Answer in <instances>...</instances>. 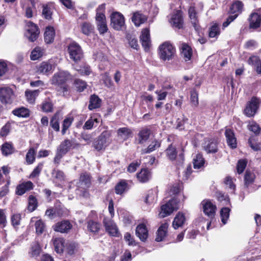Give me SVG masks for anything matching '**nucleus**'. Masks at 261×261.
Listing matches in <instances>:
<instances>
[{
  "instance_id": "ea45409f",
  "label": "nucleus",
  "mask_w": 261,
  "mask_h": 261,
  "mask_svg": "<svg viewBox=\"0 0 261 261\" xmlns=\"http://www.w3.org/2000/svg\"><path fill=\"white\" fill-rule=\"evenodd\" d=\"M243 8V4L241 2L236 1L232 4L230 7V12L234 15L236 14H238L239 15L242 12Z\"/></svg>"
},
{
  "instance_id": "c03bdc74",
  "label": "nucleus",
  "mask_w": 261,
  "mask_h": 261,
  "mask_svg": "<svg viewBox=\"0 0 261 261\" xmlns=\"http://www.w3.org/2000/svg\"><path fill=\"white\" fill-rule=\"evenodd\" d=\"M190 102L193 107H197L199 105L198 92L195 89L191 91Z\"/></svg>"
},
{
  "instance_id": "72a5a7b5",
  "label": "nucleus",
  "mask_w": 261,
  "mask_h": 261,
  "mask_svg": "<svg viewBox=\"0 0 261 261\" xmlns=\"http://www.w3.org/2000/svg\"><path fill=\"white\" fill-rule=\"evenodd\" d=\"M101 99L96 95H92L90 98L89 105L88 108L90 110H92L100 107L101 105Z\"/></svg>"
},
{
  "instance_id": "de8ad7c7",
  "label": "nucleus",
  "mask_w": 261,
  "mask_h": 261,
  "mask_svg": "<svg viewBox=\"0 0 261 261\" xmlns=\"http://www.w3.org/2000/svg\"><path fill=\"white\" fill-rule=\"evenodd\" d=\"M166 153L168 159L171 161L174 160L177 156L176 149L172 145L167 148Z\"/></svg>"
},
{
  "instance_id": "9d476101",
  "label": "nucleus",
  "mask_w": 261,
  "mask_h": 261,
  "mask_svg": "<svg viewBox=\"0 0 261 261\" xmlns=\"http://www.w3.org/2000/svg\"><path fill=\"white\" fill-rule=\"evenodd\" d=\"M70 79L69 73L66 71H59L53 76L51 82L52 84L61 85L65 83Z\"/></svg>"
},
{
  "instance_id": "a211bd4d",
  "label": "nucleus",
  "mask_w": 261,
  "mask_h": 261,
  "mask_svg": "<svg viewBox=\"0 0 261 261\" xmlns=\"http://www.w3.org/2000/svg\"><path fill=\"white\" fill-rule=\"evenodd\" d=\"M248 20L250 29L258 28L261 24V15L257 13H253L250 15Z\"/></svg>"
},
{
  "instance_id": "20e7f679",
  "label": "nucleus",
  "mask_w": 261,
  "mask_h": 261,
  "mask_svg": "<svg viewBox=\"0 0 261 261\" xmlns=\"http://www.w3.org/2000/svg\"><path fill=\"white\" fill-rule=\"evenodd\" d=\"M68 53L70 58L75 62H77L83 58V51L81 46L76 42L70 43L68 47Z\"/></svg>"
},
{
  "instance_id": "6e6552de",
  "label": "nucleus",
  "mask_w": 261,
  "mask_h": 261,
  "mask_svg": "<svg viewBox=\"0 0 261 261\" xmlns=\"http://www.w3.org/2000/svg\"><path fill=\"white\" fill-rule=\"evenodd\" d=\"M111 20L112 27L116 30H120L124 27V18L120 13H113L111 15Z\"/></svg>"
},
{
  "instance_id": "052dcab7",
  "label": "nucleus",
  "mask_w": 261,
  "mask_h": 261,
  "mask_svg": "<svg viewBox=\"0 0 261 261\" xmlns=\"http://www.w3.org/2000/svg\"><path fill=\"white\" fill-rule=\"evenodd\" d=\"M41 108L44 112H51L53 110V105L49 100H45L42 103Z\"/></svg>"
},
{
  "instance_id": "5701e85b",
  "label": "nucleus",
  "mask_w": 261,
  "mask_h": 261,
  "mask_svg": "<svg viewBox=\"0 0 261 261\" xmlns=\"http://www.w3.org/2000/svg\"><path fill=\"white\" fill-rule=\"evenodd\" d=\"M33 188V184L31 181H28L18 185L16 188V193L18 195H22Z\"/></svg>"
},
{
  "instance_id": "b1692460",
  "label": "nucleus",
  "mask_w": 261,
  "mask_h": 261,
  "mask_svg": "<svg viewBox=\"0 0 261 261\" xmlns=\"http://www.w3.org/2000/svg\"><path fill=\"white\" fill-rule=\"evenodd\" d=\"M189 15L193 27L196 31H198L200 29V26L198 24L197 14L194 7H190L189 9Z\"/></svg>"
},
{
  "instance_id": "09e8293b",
  "label": "nucleus",
  "mask_w": 261,
  "mask_h": 261,
  "mask_svg": "<svg viewBox=\"0 0 261 261\" xmlns=\"http://www.w3.org/2000/svg\"><path fill=\"white\" fill-rule=\"evenodd\" d=\"M82 32L86 35H90L93 30V27L89 22H84L81 26Z\"/></svg>"
},
{
  "instance_id": "13d9d810",
  "label": "nucleus",
  "mask_w": 261,
  "mask_h": 261,
  "mask_svg": "<svg viewBox=\"0 0 261 261\" xmlns=\"http://www.w3.org/2000/svg\"><path fill=\"white\" fill-rule=\"evenodd\" d=\"M37 202L36 198L31 195L29 198L28 210L30 212L34 211L37 207Z\"/></svg>"
},
{
  "instance_id": "3c124183",
  "label": "nucleus",
  "mask_w": 261,
  "mask_h": 261,
  "mask_svg": "<svg viewBox=\"0 0 261 261\" xmlns=\"http://www.w3.org/2000/svg\"><path fill=\"white\" fill-rule=\"evenodd\" d=\"M36 232L37 234H42L45 230V223L41 220H37L35 224Z\"/></svg>"
},
{
  "instance_id": "6e6d98bb",
  "label": "nucleus",
  "mask_w": 261,
  "mask_h": 261,
  "mask_svg": "<svg viewBox=\"0 0 261 261\" xmlns=\"http://www.w3.org/2000/svg\"><path fill=\"white\" fill-rule=\"evenodd\" d=\"M74 86L79 92L83 91L87 88L86 83L80 79H76L74 82Z\"/></svg>"
},
{
  "instance_id": "5fc2aeb1",
  "label": "nucleus",
  "mask_w": 261,
  "mask_h": 261,
  "mask_svg": "<svg viewBox=\"0 0 261 261\" xmlns=\"http://www.w3.org/2000/svg\"><path fill=\"white\" fill-rule=\"evenodd\" d=\"M53 12L51 8L48 5H43V10L42 14L43 16L46 19H50L51 18Z\"/></svg>"
},
{
  "instance_id": "79ce46f5",
  "label": "nucleus",
  "mask_w": 261,
  "mask_h": 261,
  "mask_svg": "<svg viewBox=\"0 0 261 261\" xmlns=\"http://www.w3.org/2000/svg\"><path fill=\"white\" fill-rule=\"evenodd\" d=\"M1 150L3 155L7 156L14 152V148L11 143L6 142L2 146Z\"/></svg>"
},
{
  "instance_id": "8fccbe9b",
  "label": "nucleus",
  "mask_w": 261,
  "mask_h": 261,
  "mask_svg": "<svg viewBox=\"0 0 261 261\" xmlns=\"http://www.w3.org/2000/svg\"><path fill=\"white\" fill-rule=\"evenodd\" d=\"M98 123L97 118L91 117L85 123L83 126L84 129H91L95 126V124Z\"/></svg>"
},
{
  "instance_id": "7c9ffc66",
  "label": "nucleus",
  "mask_w": 261,
  "mask_h": 261,
  "mask_svg": "<svg viewBox=\"0 0 261 261\" xmlns=\"http://www.w3.org/2000/svg\"><path fill=\"white\" fill-rule=\"evenodd\" d=\"M186 220L183 213L179 212L175 216L172 223V226L174 229H177L183 225Z\"/></svg>"
},
{
  "instance_id": "473e14b6",
  "label": "nucleus",
  "mask_w": 261,
  "mask_h": 261,
  "mask_svg": "<svg viewBox=\"0 0 261 261\" xmlns=\"http://www.w3.org/2000/svg\"><path fill=\"white\" fill-rule=\"evenodd\" d=\"M80 186L83 189L89 188L91 185V178L88 174L86 173L81 174L80 177Z\"/></svg>"
},
{
  "instance_id": "0e129e2a",
  "label": "nucleus",
  "mask_w": 261,
  "mask_h": 261,
  "mask_svg": "<svg viewBox=\"0 0 261 261\" xmlns=\"http://www.w3.org/2000/svg\"><path fill=\"white\" fill-rule=\"evenodd\" d=\"M220 31L218 25L215 23L210 29L209 36L211 38L215 37L219 35Z\"/></svg>"
},
{
  "instance_id": "1a4fd4ad",
  "label": "nucleus",
  "mask_w": 261,
  "mask_h": 261,
  "mask_svg": "<svg viewBox=\"0 0 261 261\" xmlns=\"http://www.w3.org/2000/svg\"><path fill=\"white\" fill-rule=\"evenodd\" d=\"M103 223L106 231L110 236L113 237L119 236V232L118 228L112 220L105 218L103 219Z\"/></svg>"
},
{
  "instance_id": "a19ab883",
  "label": "nucleus",
  "mask_w": 261,
  "mask_h": 261,
  "mask_svg": "<svg viewBox=\"0 0 261 261\" xmlns=\"http://www.w3.org/2000/svg\"><path fill=\"white\" fill-rule=\"evenodd\" d=\"M44 49L40 47H36L31 52L30 58L32 60H36L44 54Z\"/></svg>"
},
{
  "instance_id": "aec40b11",
  "label": "nucleus",
  "mask_w": 261,
  "mask_h": 261,
  "mask_svg": "<svg viewBox=\"0 0 261 261\" xmlns=\"http://www.w3.org/2000/svg\"><path fill=\"white\" fill-rule=\"evenodd\" d=\"M181 55L182 58L186 61L191 60L193 55V51L191 46L185 43L181 44Z\"/></svg>"
},
{
  "instance_id": "603ef678",
  "label": "nucleus",
  "mask_w": 261,
  "mask_h": 261,
  "mask_svg": "<svg viewBox=\"0 0 261 261\" xmlns=\"http://www.w3.org/2000/svg\"><path fill=\"white\" fill-rule=\"evenodd\" d=\"M156 193L152 190H150L148 192L145 201L147 204H150L156 201Z\"/></svg>"
},
{
  "instance_id": "a878e982",
  "label": "nucleus",
  "mask_w": 261,
  "mask_h": 261,
  "mask_svg": "<svg viewBox=\"0 0 261 261\" xmlns=\"http://www.w3.org/2000/svg\"><path fill=\"white\" fill-rule=\"evenodd\" d=\"M147 19V17L142 13L137 12L134 13L132 20L136 27L140 26Z\"/></svg>"
},
{
  "instance_id": "4d7b16f0",
  "label": "nucleus",
  "mask_w": 261,
  "mask_h": 261,
  "mask_svg": "<svg viewBox=\"0 0 261 261\" xmlns=\"http://www.w3.org/2000/svg\"><path fill=\"white\" fill-rule=\"evenodd\" d=\"M229 208L227 207H223L221 209L220 212V215L221 217V221L224 224L226 223L227 220L229 216Z\"/></svg>"
},
{
  "instance_id": "f257e3e1",
  "label": "nucleus",
  "mask_w": 261,
  "mask_h": 261,
  "mask_svg": "<svg viewBox=\"0 0 261 261\" xmlns=\"http://www.w3.org/2000/svg\"><path fill=\"white\" fill-rule=\"evenodd\" d=\"M159 55L163 61L171 60L175 54V48L169 42L163 43L159 47Z\"/></svg>"
},
{
  "instance_id": "cd10ccee",
  "label": "nucleus",
  "mask_w": 261,
  "mask_h": 261,
  "mask_svg": "<svg viewBox=\"0 0 261 261\" xmlns=\"http://www.w3.org/2000/svg\"><path fill=\"white\" fill-rule=\"evenodd\" d=\"M168 224L166 223L162 224L158 228L157 231V236L155 241L157 242L162 241L166 236Z\"/></svg>"
},
{
  "instance_id": "69168bd1",
  "label": "nucleus",
  "mask_w": 261,
  "mask_h": 261,
  "mask_svg": "<svg viewBox=\"0 0 261 261\" xmlns=\"http://www.w3.org/2000/svg\"><path fill=\"white\" fill-rule=\"evenodd\" d=\"M127 39L128 41L129 46L137 50L139 48V45L137 39L130 35H127Z\"/></svg>"
},
{
  "instance_id": "2f4dec72",
  "label": "nucleus",
  "mask_w": 261,
  "mask_h": 261,
  "mask_svg": "<svg viewBox=\"0 0 261 261\" xmlns=\"http://www.w3.org/2000/svg\"><path fill=\"white\" fill-rule=\"evenodd\" d=\"M105 11V4L100 5L96 9V21L97 23L106 22L104 12Z\"/></svg>"
},
{
  "instance_id": "58836bf2",
  "label": "nucleus",
  "mask_w": 261,
  "mask_h": 261,
  "mask_svg": "<svg viewBox=\"0 0 261 261\" xmlns=\"http://www.w3.org/2000/svg\"><path fill=\"white\" fill-rule=\"evenodd\" d=\"M150 177V172L146 169H142L141 171L137 174V178L139 180L142 182L147 181Z\"/></svg>"
},
{
  "instance_id": "338daca9",
  "label": "nucleus",
  "mask_w": 261,
  "mask_h": 261,
  "mask_svg": "<svg viewBox=\"0 0 261 261\" xmlns=\"http://www.w3.org/2000/svg\"><path fill=\"white\" fill-rule=\"evenodd\" d=\"M247 163V161L245 159L240 160L238 161L237 168L239 174L242 173L245 169Z\"/></svg>"
},
{
  "instance_id": "9b49d317",
  "label": "nucleus",
  "mask_w": 261,
  "mask_h": 261,
  "mask_svg": "<svg viewBox=\"0 0 261 261\" xmlns=\"http://www.w3.org/2000/svg\"><path fill=\"white\" fill-rule=\"evenodd\" d=\"M140 38L142 46L144 48L145 50H147L151 45L150 30L149 28H146L142 30Z\"/></svg>"
},
{
  "instance_id": "7ed1b4c3",
  "label": "nucleus",
  "mask_w": 261,
  "mask_h": 261,
  "mask_svg": "<svg viewBox=\"0 0 261 261\" xmlns=\"http://www.w3.org/2000/svg\"><path fill=\"white\" fill-rule=\"evenodd\" d=\"M260 100L256 97H252L251 99L248 101L243 111L244 114L248 117H251L255 115L259 108L260 104Z\"/></svg>"
},
{
  "instance_id": "6ab92c4d",
  "label": "nucleus",
  "mask_w": 261,
  "mask_h": 261,
  "mask_svg": "<svg viewBox=\"0 0 261 261\" xmlns=\"http://www.w3.org/2000/svg\"><path fill=\"white\" fill-rule=\"evenodd\" d=\"M73 147H74V145L72 141L69 139H65L60 144L57 150L64 154H65Z\"/></svg>"
},
{
  "instance_id": "bf43d9fd",
  "label": "nucleus",
  "mask_w": 261,
  "mask_h": 261,
  "mask_svg": "<svg viewBox=\"0 0 261 261\" xmlns=\"http://www.w3.org/2000/svg\"><path fill=\"white\" fill-rule=\"evenodd\" d=\"M101 76V80H102L103 84L109 88L113 86V82L108 73L106 72L103 74H102Z\"/></svg>"
},
{
  "instance_id": "dca6fc26",
  "label": "nucleus",
  "mask_w": 261,
  "mask_h": 261,
  "mask_svg": "<svg viewBox=\"0 0 261 261\" xmlns=\"http://www.w3.org/2000/svg\"><path fill=\"white\" fill-rule=\"evenodd\" d=\"M136 236L142 242H145L148 237V230L144 223L139 224L136 228Z\"/></svg>"
},
{
  "instance_id": "49530a36",
  "label": "nucleus",
  "mask_w": 261,
  "mask_h": 261,
  "mask_svg": "<svg viewBox=\"0 0 261 261\" xmlns=\"http://www.w3.org/2000/svg\"><path fill=\"white\" fill-rule=\"evenodd\" d=\"M160 142L156 140H153L146 149L142 150V153H149L160 146Z\"/></svg>"
},
{
  "instance_id": "864d4df0",
  "label": "nucleus",
  "mask_w": 261,
  "mask_h": 261,
  "mask_svg": "<svg viewBox=\"0 0 261 261\" xmlns=\"http://www.w3.org/2000/svg\"><path fill=\"white\" fill-rule=\"evenodd\" d=\"M255 178V175L253 172L247 170L245 172L244 176L245 185L248 186L249 185L252 184Z\"/></svg>"
},
{
  "instance_id": "bb28decb",
  "label": "nucleus",
  "mask_w": 261,
  "mask_h": 261,
  "mask_svg": "<svg viewBox=\"0 0 261 261\" xmlns=\"http://www.w3.org/2000/svg\"><path fill=\"white\" fill-rule=\"evenodd\" d=\"M55 250L58 253L63 252L65 248V241L61 238H56L53 239Z\"/></svg>"
},
{
  "instance_id": "c9c22d12",
  "label": "nucleus",
  "mask_w": 261,
  "mask_h": 261,
  "mask_svg": "<svg viewBox=\"0 0 261 261\" xmlns=\"http://www.w3.org/2000/svg\"><path fill=\"white\" fill-rule=\"evenodd\" d=\"M100 224L98 222L92 220L87 221V229L93 233H97L100 230Z\"/></svg>"
},
{
  "instance_id": "393cba45",
  "label": "nucleus",
  "mask_w": 261,
  "mask_h": 261,
  "mask_svg": "<svg viewBox=\"0 0 261 261\" xmlns=\"http://www.w3.org/2000/svg\"><path fill=\"white\" fill-rule=\"evenodd\" d=\"M151 134L150 129L147 127L142 128L138 133V141L140 144H143L149 139Z\"/></svg>"
},
{
  "instance_id": "f3484780",
  "label": "nucleus",
  "mask_w": 261,
  "mask_h": 261,
  "mask_svg": "<svg viewBox=\"0 0 261 261\" xmlns=\"http://www.w3.org/2000/svg\"><path fill=\"white\" fill-rule=\"evenodd\" d=\"M53 65L48 61L42 62L37 67L39 74H48L53 71Z\"/></svg>"
},
{
  "instance_id": "423d86ee",
  "label": "nucleus",
  "mask_w": 261,
  "mask_h": 261,
  "mask_svg": "<svg viewBox=\"0 0 261 261\" xmlns=\"http://www.w3.org/2000/svg\"><path fill=\"white\" fill-rule=\"evenodd\" d=\"M15 98L13 90L9 87L0 88V101L3 104H11Z\"/></svg>"
},
{
  "instance_id": "ddd939ff",
  "label": "nucleus",
  "mask_w": 261,
  "mask_h": 261,
  "mask_svg": "<svg viewBox=\"0 0 261 261\" xmlns=\"http://www.w3.org/2000/svg\"><path fill=\"white\" fill-rule=\"evenodd\" d=\"M170 22L173 27L180 29L183 27V19L181 12L180 10H176L172 15Z\"/></svg>"
},
{
  "instance_id": "37998d69",
  "label": "nucleus",
  "mask_w": 261,
  "mask_h": 261,
  "mask_svg": "<svg viewBox=\"0 0 261 261\" xmlns=\"http://www.w3.org/2000/svg\"><path fill=\"white\" fill-rule=\"evenodd\" d=\"M35 149L33 147L30 148L25 156V160L28 164H32L35 162Z\"/></svg>"
},
{
  "instance_id": "39448f33",
  "label": "nucleus",
  "mask_w": 261,
  "mask_h": 261,
  "mask_svg": "<svg viewBox=\"0 0 261 261\" xmlns=\"http://www.w3.org/2000/svg\"><path fill=\"white\" fill-rule=\"evenodd\" d=\"M177 209V200L175 199H172L161 206L159 216L161 218H164L170 215L173 211Z\"/></svg>"
},
{
  "instance_id": "e2e57ef3",
  "label": "nucleus",
  "mask_w": 261,
  "mask_h": 261,
  "mask_svg": "<svg viewBox=\"0 0 261 261\" xmlns=\"http://www.w3.org/2000/svg\"><path fill=\"white\" fill-rule=\"evenodd\" d=\"M11 129V125L10 122H8L3 126L0 131V136L2 137L7 136Z\"/></svg>"
},
{
  "instance_id": "4be33fe9",
  "label": "nucleus",
  "mask_w": 261,
  "mask_h": 261,
  "mask_svg": "<svg viewBox=\"0 0 261 261\" xmlns=\"http://www.w3.org/2000/svg\"><path fill=\"white\" fill-rule=\"evenodd\" d=\"M225 135L228 145L232 148H236L237 147V140L233 131L230 129H226Z\"/></svg>"
},
{
  "instance_id": "e433bc0d",
  "label": "nucleus",
  "mask_w": 261,
  "mask_h": 261,
  "mask_svg": "<svg viewBox=\"0 0 261 261\" xmlns=\"http://www.w3.org/2000/svg\"><path fill=\"white\" fill-rule=\"evenodd\" d=\"M29 110L24 107H20L14 109L12 111V114L18 117H28L29 116Z\"/></svg>"
},
{
  "instance_id": "f704fd0d",
  "label": "nucleus",
  "mask_w": 261,
  "mask_h": 261,
  "mask_svg": "<svg viewBox=\"0 0 261 261\" xmlns=\"http://www.w3.org/2000/svg\"><path fill=\"white\" fill-rule=\"evenodd\" d=\"M40 91L39 90H27L25 92V95L27 101L31 104L35 103L36 98L38 96Z\"/></svg>"
},
{
  "instance_id": "680f3d73",
  "label": "nucleus",
  "mask_w": 261,
  "mask_h": 261,
  "mask_svg": "<svg viewBox=\"0 0 261 261\" xmlns=\"http://www.w3.org/2000/svg\"><path fill=\"white\" fill-rule=\"evenodd\" d=\"M43 166V163H39L30 174V178H34L36 177H38L42 170Z\"/></svg>"
},
{
  "instance_id": "4468645a",
  "label": "nucleus",
  "mask_w": 261,
  "mask_h": 261,
  "mask_svg": "<svg viewBox=\"0 0 261 261\" xmlns=\"http://www.w3.org/2000/svg\"><path fill=\"white\" fill-rule=\"evenodd\" d=\"M203 211L205 215L210 218L214 217L216 213V206L209 200H203L201 202Z\"/></svg>"
},
{
  "instance_id": "412c9836",
  "label": "nucleus",
  "mask_w": 261,
  "mask_h": 261,
  "mask_svg": "<svg viewBox=\"0 0 261 261\" xmlns=\"http://www.w3.org/2000/svg\"><path fill=\"white\" fill-rule=\"evenodd\" d=\"M44 41L47 44L53 42L55 36V30L53 27L48 26L46 28L44 34Z\"/></svg>"
},
{
  "instance_id": "f8f14e48",
  "label": "nucleus",
  "mask_w": 261,
  "mask_h": 261,
  "mask_svg": "<svg viewBox=\"0 0 261 261\" xmlns=\"http://www.w3.org/2000/svg\"><path fill=\"white\" fill-rule=\"evenodd\" d=\"M204 150L207 153H215L218 150V143L214 139H207L203 144Z\"/></svg>"
},
{
  "instance_id": "f03ea898",
  "label": "nucleus",
  "mask_w": 261,
  "mask_h": 261,
  "mask_svg": "<svg viewBox=\"0 0 261 261\" xmlns=\"http://www.w3.org/2000/svg\"><path fill=\"white\" fill-rule=\"evenodd\" d=\"M111 130H105L102 132L94 143V148L97 150L105 149L111 143Z\"/></svg>"
},
{
  "instance_id": "4c0bfd02",
  "label": "nucleus",
  "mask_w": 261,
  "mask_h": 261,
  "mask_svg": "<svg viewBox=\"0 0 261 261\" xmlns=\"http://www.w3.org/2000/svg\"><path fill=\"white\" fill-rule=\"evenodd\" d=\"M132 134L131 130L127 127L120 128L117 130L118 136L124 140L127 139Z\"/></svg>"
},
{
  "instance_id": "c756f323",
  "label": "nucleus",
  "mask_w": 261,
  "mask_h": 261,
  "mask_svg": "<svg viewBox=\"0 0 261 261\" xmlns=\"http://www.w3.org/2000/svg\"><path fill=\"white\" fill-rule=\"evenodd\" d=\"M129 189L126 181L121 180L115 186V190L117 194L121 195Z\"/></svg>"
},
{
  "instance_id": "a18cd8bd",
  "label": "nucleus",
  "mask_w": 261,
  "mask_h": 261,
  "mask_svg": "<svg viewBox=\"0 0 261 261\" xmlns=\"http://www.w3.org/2000/svg\"><path fill=\"white\" fill-rule=\"evenodd\" d=\"M204 163V160L202 154H197L193 159L194 168L199 169L203 166Z\"/></svg>"
},
{
  "instance_id": "0eeeda50",
  "label": "nucleus",
  "mask_w": 261,
  "mask_h": 261,
  "mask_svg": "<svg viewBox=\"0 0 261 261\" xmlns=\"http://www.w3.org/2000/svg\"><path fill=\"white\" fill-rule=\"evenodd\" d=\"M40 33L38 27L31 21H29L26 25L25 36L31 42H34L38 38Z\"/></svg>"
},
{
  "instance_id": "774afa93",
  "label": "nucleus",
  "mask_w": 261,
  "mask_h": 261,
  "mask_svg": "<svg viewBox=\"0 0 261 261\" xmlns=\"http://www.w3.org/2000/svg\"><path fill=\"white\" fill-rule=\"evenodd\" d=\"M247 127L250 131H252L256 135L258 134L260 130V128L259 125L255 122H250L248 125Z\"/></svg>"
},
{
  "instance_id": "c85d7f7f",
  "label": "nucleus",
  "mask_w": 261,
  "mask_h": 261,
  "mask_svg": "<svg viewBox=\"0 0 261 261\" xmlns=\"http://www.w3.org/2000/svg\"><path fill=\"white\" fill-rule=\"evenodd\" d=\"M248 63L250 65L255 66L256 73L261 74V61L258 57L251 56L248 60Z\"/></svg>"
},
{
  "instance_id": "2eb2a0df",
  "label": "nucleus",
  "mask_w": 261,
  "mask_h": 261,
  "mask_svg": "<svg viewBox=\"0 0 261 261\" xmlns=\"http://www.w3.org/2000/svg\"><path fill=\"white\" fill-rule=\"evenodd\" d=\"M72 227V225L69 221L64 220L57 223L54 226V229L61 233H67Z\"/></svg>"
}]
</instances>
